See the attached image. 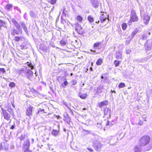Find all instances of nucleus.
I'll list each match as a JSON object with an SVG mask.
<instances>
[{
    "label": "nucleus",
    "instance_id": "obj_1",
    "mask_svg": "<svg viewBox=\"0 0 152 152\" xmlns=\"http://www.w3.org/2000/svg\"><path fill=\"white\" fill-rule=\"evenodd\" d=\"M19 75L26 78L30 81L32 80L33 72L28 67H25L19 70Z\"/></svg>",
    "mask_w": 152,
    "mask_h": 152
},
{
    "label": "nucleus",
    "instance_id": "obj_2",
    "mask_svg": "<svg viewBox=\"0 0 152 152\" xmlns=\"http://www.w3.org/2000/svg\"><path fill=\"white\" fill-rule=\"evenodd\" d=\"M11 20L16 28V29L13 28L11 30V34L14 36L15 34H19V33L22 34L23 31L19 23L14 18H12Z\"/></svg>",
    "mask_w": 152,
    "mask_h": 152
},
{
    "label": "nucleus",
    "instance_id": "obj_3",
    "mask_svg": "<svg viewBox=\"0 0 152 152\" xmlns=\"http://www.w3.org/2000/svg\"><path fill=\"white\" fill-rule=\"evenodd\" d=\"M150 140V137L148 136L142 137L139 139V142L141 146H144L148 144Z\"/></svg>",
    "mask_w": 152,
    "mask_h": 152
},
{
    "label": "nucleus",
    "instance_id": "obj_4",
    "mask_svg": "<svg viewBox=\"0 0 152 152\" xmlns=\"http://www.w3.org/2000/svg\"><path fill=\"white\" fill-rule=\"evenodd\" d=\"M130 19L128 24L129 25H130L132 22H137L138 20V17L137 16L136 12L134 10H132L131 12V14L130 16Z\"/></svg>",
    "mask_w": 152,
    "mask_h": 152
},
{
    "label": "nucleus",
    "instance_id": "obj_5",
    "mask_svg": "<svg viewBox=\"0 0 152 152\" xmlns=\"http://www.w3.org/2000/svg\"><path fill=\"white\" fill-rule=\"evenodd\" d=\"M93 146L96 151H100L103 147V145L100 142L96 140L93 142Z\"/></svg>",
    "mask_w": 152,
    "mask_h": 152
},
{
    "label": "nucleus",
    "instance_id": "obj_6",
    "mask_svg": "<svg viewBox=\"0 0 152 152\" xmlns=\"http://www.w3.org/2000/svg\"><path fill=\"white\" fill-rule=\"evenodd\" d=\"M75 29L79 34L82 35L83 33V30L82 26L78 23H76L74 24Z\"/></svg>",
    "mask_w": 152,
    "mask_h": 152
},
{
    "label": "nucleus",
    "instance_id": "obj_7",
    "mask_svg": "<svg viewBox=\"0 0 152 152\" xmlns=\"http://www.w3.org/2000/svg\"><path fill=\"white\" fill-rule=\"evenodd\" d=\"M1 111L3 115L4 118L7 121H9V123H10L11 121V120L10 119V115L7 112L6 110L4 108H1Z\"/></svg>",
    "mask_w": 152,
    "mask_h": 152
},
{
    "label": "nucleus",
    "instance_id": "obj_8",
    "mask_svg": "<svg viewBox=\"0 0 152 152\" xmlns=\"http://www.w3.org/2000/svg\"><path fill=\"white\" fill-rule=\"evenodd\" d=\"M145 47L146 50H149L152 49V40L148 39L147 40L145 44Z\"/></svg>",
    "mask_w": 152,
    "mask_h": 152
},
{
    "label": "nucleus",
    "instance_id": "obj_9",
    "mask_svg": "<svg viewBox=\"0 0 152 152\" xmlns=\"http://www.w3.org/2000/svg\"><path fill=\"white\" fill-rule=\"evenodd\" d=\"M30 144L29 139H27L24 142L22 148L23 150L28 149L30 148Z\"/></svg>",
    "mask_w": 152,
    "mask_h": 152
},
{
    "label": "nucleus",
    "instance_id": "obj_10",
    "mask_svg": "<svg viewBox=\"0 0 152 152\" xmlns=\"http://www.w3.org/2000/svg\"><path fill=\"white\" fill-rule=\"evenodd\" d=\"M19 23V24L20 26H21V28H22L23 29L26 34L27 35H28V33L27 28L24 22L23 21H21Z\"/></svg>",
    "mask_w": 152,
    "mask_h": 152
},
{
    "label": "nucleus",
    "instance_id": "obj_11",
    "mask_svg": "<svg viewBox=\"0 0 152 152\" xmlns=\"http://www.w3.org/2000/svg\"><path fill=\"white\" fill-rule=\"evenodd\" d=\"M33 108L34 107L33 106H30L26 109V114L28 116L30 117L32 115L33 109Z\"/></svg>",
    "mask_w": 152,
    "mask_h": 152
},
{
    "label": "nucleus",
    "instance_id": "obj_12",
    "mask_svg": "<svg viewBox=\"0 0 152 152\" xmlns=\"http://www.w3.org/2000/svg\"><path fill=\"white\" fill-rule=\"evenodd\" d=\"M103 112L104 115L107 116L108 118H110L111 110L110 109L106 107L104 108Z\"/></svg>",
    "mask_w": 152,
    "mask_h": 152
},
{
    "label": "nucleus",
    "instance_id": "obj_13",
    "mask_svg": "<svg viewBox=\"0 0 152 152\" xmlns=\"http://www.w3.org/2000/svg\"><path fill=\"white\" fill-rule=\"evenodd\" d=\"M150 34V32L148 33L147 32H145L141 36L140 39L142 40H146L147 38V36H149Z\"/></svg>",
    "mask_w": 152,
    "mask_h": 152
},
{
    "label": "nucleus",
    "instance_id": "obj_14",
    "mask_svg": "<svg viewBox=\"0 0 152 152\" xmlns=\"http://www.w3.org/2000/svg\"><path fill=\"white\" fill-rule=\"evenodd\" d=\"M64 116L65 119V121L68 124H70L71 122V119L68 115V113H65Z\"/></svg>",
    "mask_w": 152,
    "mask_h": 152
},
{
    "label": "nucleus",
    "instance_id": "obj_15",
    "mask_svg": "<svg viewBox=\"0 0 152 152\" xmlns=\"http://www.w3.org/2000/svg\"><path fill=\"white\" fill-rule=\"evenodd\" d=\"M107 75V73L103 74L102 75L101 78L102 80H101V82L104 83L105 82V81L107 80L108 77Z\"/></svg>",
    "mask_w": 152,
    "mask_h": 152
},
{
    "label": "nucleus",
    "instance_id": "obj_16",
    "mask_svg": "<svg viewBox=\"0 0 152 152\" xmlns=\"http://www.w3.org/2000/svg\"><path fill=\"white\" fill-rule=\"evenodd\" d=\"M108 104V102L107 101H104L100 102L98 103V105L99 107H102L103 106H106Z\"/></svg>",
    "mask_w": 152,
    "mask_h": 152
},
{
    "label": "nucleus",
    "instance_id": "obj_17",
    "mask_svg": "<svg viewBox=\"0 0 152 152\" xmlns=\"http://www.w3.org/2000/svg\"><path fill=\"white\" fill-rule=\"evenodd\" d=\"M59 131L53 129L51 132V134L54 137H56L59 135Z\"/></svg>",
    "mask_w": 152,
    "mask_h": 152
},
{
    "label": "nucleus",
    "instance_id": "obj_18",
    "mask_svg": "<svg viewBox=\"0 0 152 152\" xmlns=\"http://www.w3.org/2000/svg\"><path fill=\"white\" fill-rule=\"evenodd\" d=\"M82 134L84 135H87L91 133V131L90 130H86L84 129H82Z\"/></svg>",
    "mask_w": 152,
    "mask_h": 152
},
{
    "label": "nucleus",
    "instance_id": "obj_19",
    "mask_svg": "<svg viewBox=\"0 0 152 152\" xmlns=\"http://www.w3.org/2000/svg\"><path fill=\"white\" fill-rule=\"evenodd\" d=\"M141 146L140 145L136 146L134 148V151L135 152H140L142 150Z\"/></svg>",
    "mask_w": 152,
    "mask_h": 152
},
{
    "label": "nucleus",
    "instance_id": "obj_20",
    "mask_svg": "<svg viewBox=\"0 0 152 152\" xmlns=\"http://www.w3.org/2000/svg\"><path fill=\"white\" fill-rule=\"evenodd\" d=\"M99 18L101 22L102 23L106 20L107 19V17L106 16L104 15V14H102L101 15Z\"/></svg>",
    "mask_w": 152,
    "mask_h": 152
},
{
    "label": "nucleus",
    "instance_id": "obj_21",
    "mask_svg": "<svg viewBox=\"0 0 152 152\" xmlns=\"http://www.w3.org/2000/svg\"><path fill=\"white\" fill-rule=\"evenodd\" d=\"M102 44V42H96L94 45V48L95 49H97L99 47L101 46Z\"/></svg>",
    "mask_w": 152,
    "mask_h": 152
},
{
    "label": "nucleus",
    "instance_id": "obj_22",
    "mask_svg": "<svg viewBox=\"0 0 152 152\" xmlns=\"http://www.w3.org/2000/svg\"><path fill=\"white\" fill-rule=\"evenodd\" d=\"M92 5L93 7L95 8L96 9L98 7L99 3L98 1L94 0L92 2Z\"/></svg>",
    "mask_w": 152,
    "mask_h": 152
},
{
    "label": "nucleus",
    "instance_id": "obj_23",
    "mask_svg": "<svg viewBox=\"0 0 152 152\" xmlns=\"http://www.w3.org/2000/svg\"><path fill=\"white\" fill-rule=\"evenodd\" d=\"M122 54L119 52H117L115 54L116 58L118 59H122Z\"/></svg>",
    "mask_w": 152,
    "mask_h": 152
},
{
    "label": "nucleus",
    "instance_id": "obj_24",
    "mask_svg": "<svg viewBox=\"0 0 152 152\" xmlns=\"http://www.w3.org/2000/svg\"><path fill=\"white\" fill-rule=\"evenodd\" d=\"M116 142V139L115 138H113V139L111 140L110 141V144L113 145H115V143Z\"/></svg>",
    "mask_w": 152,
    "mask_h": 152
},
{
    "label": "nucleus",
    "instance_id": "obj_25",
    "mask_svg": "<svg viewBox=\"0 0 152 152\" xmlns=\"http://www.w3.org/2000/svg\"><path fill=\"white\" fill-rule=\"evenodd\" d=\"M6 25V22L3 20H0V29H1L2 27H5Z\"/></svg>",
    "mask_w": 152,
    "mask_h": 152
},
{
    "label": "nucleus",
    "instance_id": "obj_26",
    "mask_svg": "<svg viewBox=\"0 0 152 152\" xmlns=\"http://www.w3.org/2000/svg\"><path fill=\"white\" fill-rule=\"evenodd\" d=\"M40 49L44 52H46L47 50V48L43 44L40 45Z\"/></svg>",
    "mask_w": 152,
    "mask_h": 152
},
{
    "label": "nucleus",
    "instance_id": "obj_27",
    "mask_svg": "<svg viewBox=\"0 0 152 152\" xmlns=\"http://www.w3.org/2000/svg\"><path fill=\"white\" fill-rule=\"evenodd\" d=\"M45 110L44 109H41L39 108L38 110V112L36 113L37 114L40 115V114H43L45 113L44 112Z\"/></svg>",
    "mask_w": 152,
    "mask_h": 152
},
{
    "label": "nucleus",
    "instance_id": "obj_28",
    "mask_svg": "<svg viewBox=\"0 0 152 152\" xmlns=\"http://www.w3.org/2000/svg\"><path fill=\"white\" fill-rule=\"evenodd\" d=\"M79 96L82 99H85L87 96V94L86 93L80 94Z\"/></svg>",
    "mask_w": 152,
    "mask_h": 152
},
{
    "label": "nucleus",
    "instance_id": "obj_29",
    "mask_svg": "<svg viewBox=\"0 0 152 152\" xmlns=\"http://www.w3.org/2000/svg\"><path fill=\"white\" fill-rule=\"evenodd\" d=\"M103 62L101 58H99L96 62V64L97 65H100Z\"/></svg>",
    "mask_w": 152,
    "mask_h": 152
},
{
    "label": "nucleus",
    "instance_id": "obj_30",
    "mask_svg": "<svg viewBox=\"0 0 152 152\" xmlns=\"http://www.w3.org/2000/svg\"><path fill=\"white\" fill-rule=\"evenodd\" d=\"M12 4H7L5 7V9L7 10H9L12 7Z\"/></svg>",
    "mask_w": 152,
    "mask_h": 152
},
{
    "label": "nucleus",
    "instance_id": "obj_31",
    "mask_svg": "<svg viewBox=\"0 0 152 152\" xmlns=\"http://www.w3.org/2000/svg\"><path fill=\"white\" fill-rule=\"evenodd\" d=\"M138 32V30L137 29H136L134 30L132 32V33L131 34V37L132 38H133Z\"/></svg>",
    "mask_w": 152,
    "mask_h": 152
},
{
    "label": "nucleus",
    "instance_id": "obj_32",
    "mask_svg": "<svg viewBox=\"0 0 152 152\" xmlns=\"http://www.w3.org/2000/svg\"><path fill=\"white\" fill-rule=\"evenodd\" d=\"M76 19L77 21L81 23L82 22L83 18L80 15H77L76 17Z\"/></svg>",
    "mask_w": 152,
    "mask_h": 152
},
{
    "label": "nucleus",
    "instance_id": "obj_33",
    "mask_svg": "<svg viewBox=\"0 0 152 152\" xmlns=\"http://www.w3.org/2000/svg\"><path fill=\"white\" fill-rule=\"evenodd\" d=\"M26 135L24 134H22L19 137V138L20 141L23 140L25 138Z\"/></svg>",
    "mask_w": 152,
    "mask_h": 152
},
{
    "label": "nucleus",
    "instance_id": "obj_34",
    "mask_svg": "<svg viewBox=\"0 0 152 152\" xmlns=\"http://www.w3.org/2000/svg\"><path fill=\"white\" fill-rule=\"evenodd\" d=\"M22 37L20 36V37L16 36L15 37L14 40L16 42H18L20 40H22Z\"/></svg>",
    "mask_w": 152,
    "mask_h": 152
},
{
    "label": "nucleus",
    "instance_id": "obj_35",
    "mask_svg": "<svg viewBox=\"0 0 152 152\" xmlns=\"http://www.w3.org/2000/svg\"><path fill=\"white\" fill-rule=\"evenodd\" d=\"M121 62V61L115 60L114 62V64L115 67H117L119 66Z\"/></svg>",
    "mask_w": 152,
    "mask_h": 152
},
{
    "label": "nucleus",
    "instance_id": "obj_36",
    "mask_svg": "<svg viewBox=\"0 0 152 152\" xmlns=\"http://www.w3.org/2000/svg\"><path fill=\"white\" fill-rule=\"evenodd\" d=\"M27 64L29 67H30L31 69H33L34 68V66L31 63L28 62Z\"/></svg>",
    "mask_w": 152,
    "mask_h": 152
},
{
    "label": "nucleus",
    "instance_id": "obj_37",
    "mask_svg": "<svg viewBox=\"0 0 152 152\" xmlns=\"http://www.w3.org/2000/svg\"><path fill=\"white\" fill-rule=\"evenodd\" d=\"M88 19L90 23H92L94 21L93 18L90 15L88 16Z\"/></svg>",
    "mask_w": 152,
    "mask_h": 152
},
{
    "label": "nucleus",
    "instance_id": "obj_38",
    "mask_svg": "<svg viewBox=\"0 0 152 152\" xmlns=\"http://www.w3.org/2000/svg\"><path fill=\"white\" fill-rule=\"evenodd\" d=\"M68 82L66 81V80H65L64 83L62 84L61 86L63 88H65L68 85Z\"/></svg>",
    "mask_w": 152,
    "mask_h": 152
},
{
    "label": "nucleus",
    "instance_id": "obj_39",
    "mask_svg": "<svg viewBox=\"0 0 152 152\" xmlns=\"http://www.w3.org/2000/svg\"><path fill=\"white\" fill-rule=\"evenodd\" d=\"M29 14L30 16L32 17L36 18V15L35 13L31 11L30 12Z\"/></svg>",
    "mask_w": 152,
    "mask_h": 152
},
{
    "label": "nucleus",
    "instance_id": "obj_40",
    "mask_svg": "<svg viewBox=\"0 0 152 152\" xmlns=\"http://www.w3.org/2000/svg\"><path fill=\"white\" fill-rule=\"evenodd\" d=\"M127 27V25L125 23H123L122 25V28L123 30H125Z\"/></svg>",
    "mask_w": 152,
    "mask_h": 152
},
{
    "label": "nucleus",
    "instance_id": "obj_41",
    "mask_svg": "<svg viewBox=\"0 0 152 152\" xmlns=\"http://www.w3.org/2000/svg\"><path fill=\"white\" fill-rule=\"evenodd\" d=\"M60 43L61 45L64 46L66 44V42L64 40H62L60 41Z\"/></svg>",
    "mask_w": 152,
    "mask_h": 152
},
{
    "label": "nucleus",
    "instance_id": "obj_42",
    "mask_svg": "<svg viewBox=\"0 0 152 152\" xmlns=\"http://www.w3.org/2000/svg\"><path fill=\"white\" fill-rule=\"evenodd\" d=\"M71 83L72 84V85H75L77 84V82L76 80H73L71 81Z\"/></svg>",
    "mask_w": 152,
    "mask_h": 152
},
{
    "label": "nucleus",
    "instance_id": "obj_43",
    "mask_svg": "<svg viewBox=\"0 0 152 152\" xmlns=\"http://www.w3.org/2000/svg\"><path fill=\"white\" fill-rule=\"evenodd\" d=\"M8 111L13 116H14L15 115L14 111L12 109H9L8 110Z\"/></svg>",
    "mask_w": 152,
    "mask_h": 152
},
{
    "label": "nucleus",
    "instance_id": "obj_44",
    "mask_svg": "<svg viewBox=\"0 0 152 152\" xmlns=\"http://www.w3.org/2000/svg\"><path fill=\"white\" fill-rule=\"evenodd\" d=\"M9 86L10 87L12 88L15 86V84L13 82H11L9 83Z\"/></svg>",
    "mask_w": 152,
    "mask_h": 152
},
{
    "label": "nucleus",
    "instance_id": "obj_45",
    "mask_svg": "<svg viewBox=\"0 0 152 152\" xmlns=\"http://www.w3.org/2000/svg\"><path fill=\"white\" fill-rule=\"evenodd\" d=\"M145 18H146V21L145 22V24H147L149 21V20H150V18L148 16H147L145 17Z\"/></svg>",
    "mask_w": 152,
    "mask_h": 152
},
{
    "label": "nucleus",
    "instance_id": "obj_46",
    "mask_svg": "<svg viewBox=\"0 0 152 152\" xmlns=\"http://www.w3.org/2000/svg\"><path fill=\"white\" fill-rule=\"evenodd\" d=\"M125 86L124 83H121L119 84L118 86V87L120 88H122L124 87Z\"/></svg>",
    "mask_w": 152,
    "mask_h": 152
},
{
    "label": "nucleus",
    "instance_id": "obj_47",
    "mask_svg": "<svg viewBox=\"0 0 152 152\" xmlns=\"http://www.w3.org/2000/svg\"><path fill=\"white\" fill-rule=\"evenodd\" d=\"M143 60L142 59H136L134 61L137 63H141L142 61Z\"/></svg>",
    "mask_w": 152,
    "mask_h": 152
},
{
    "label": "nucleus",
    "instance_id": "obj_48",
    "mask_svg": "<svg viewBox=\"0 0 152 152\" xmlns=\"http://www.w3.org/2000/svg\"><path fill=\"white\" fill-rule=\"evenodd\" d=\"M0 72L2 73H4L6 72V71L4 68H0Z\"/></svg>",
    "mask_w": 152,
    "mask_h": 152
},
{
    "label": "nucleus",
    "instance_id": "obj_49",
    "mask_svg": "<svg viewBox=\"0 0 152 152\" xmlns=\"http://www.w3.org/2000/svg\"><path fill=\"white\" fill-rule=\"evenodd\" d=\"M56 0H50V3L52 4H54L56 2Z\"/></svg>",
    "mask_w": 152,
    "mask_h": 152
},
{
    "label": "nucleus",
    "instance_id": "obj_50",
    "mask_svg": "<svg viewBox=\"0 0 152 152\" xmlns=\"http://www.w3.org/2000/svg\"><path fill=\"white\" fill-rule=\"evenodd\" d=\"M15 125L14 123L13 124L11 125V127L10 128V129H11L13 130L15 129Z\"/></svg>",
    "mask_w": 152,
    "mask_h": 152
},
{
    "label": "nucleus",
    "instance_id": "obj_51",
    "mask_svg": "<svg viewBox=\"0 0 152 152\" xmlns=\"http://www.w3.org/2000/svg\"><path fill=\"white\" fill-rule=\"evenodd\" d=\"M24 152H32V151L30 150L29 149L23 150Z\"/></svg>",
    "mask_w": 152,
    "mask_h": 152
},
{
    "label": "nucleus",
    "instance_id": "obj_52",
    "mask_svg": "<svg viewBox=\"0 0 152 152\" xmlns=\"http://www.w3.org/2000/svg\"><path fill=\"white\" fill-rule=\"evenodd\" d=\"M61 11L62 12V14L64 15V16L65 17L66 15V13L65 12V9H64L63 11H62V10Z\"/></svg>",
    "mask_w": 152,
    "mask_h": 152
},
{
    "label": "nucleus",
    "instance_id": "obj_53",
    "mask_svg": "<svg viewBox=\"0 0 152 152\" xmlns=\"http://www.w3.org/2000/svg\"><path fill=\"white\" fill-rule=\"evenodd\" d=\"M31 91L32 92L34 93H37V91L34 89H32L31 90Z\"/></svg>",
    "mask_w": 152,
    "mask_h": 152
},
{
    "label": "nucleus",
    "instance_id": "obj_54",
    "mask_svg": "<svg viewBox=\"0 0 152 152\" xmlns=\"http://www.w3.org/2000/svg\"><path fill=\"white\" fill-rule=\"evenodd\" d=\"M131 51V50L129 49H128L126 50V53L128 54L130 53Z\"/></svg>",
    "mask_w": 152,
    "mask_h": 152
},
{
    "label": "nucleus",
    "instance_id": "obj_55",
    "mask_svg": "<svg viewBox=\"0 0 152 152\" xmlns=\"http://www.w3.org/2000/svg\"><path fill=\"white\" fill-rule=\"evenodd\" d=\"M97 126L99 128H101L102 127V126L101 124L100 123L99 124L98 123L97 124Z\"/></svg>",
    "mask_w": 152,
    "mask_h": 152
},
{
    "label": "nucleus",
    "instance_id": "obj_56",
    "mask_svg": "<svg viewBox=\"0 0 152 152\" xmlns=\"http://www.w3.org/2000/svg\"><path fill=\"white\" fill-rule=\"evenodd\" d=\"M130 42V41L129 40H126L125 44L126 45H127L129 44Z\"/></svg>",
    "mask_w": 152,
    "mask_h": 152
},
{
    "label": "nucleus",
    "instance_id": "obj_57",
    "mask_svg": "<svg viewBox=\"0 0 152 152\" xmlns=\"http://www.w3.org/2000/svg\"><path fill=\"white\" fill-rule=\"evenodd\" d=\"M87 149L91 152H92L93 151V150L92 149L90 148H87Z\"/></svg>",
    "mask_w": 152,
    "mask_h": 152
},
{
    "label": "nucleus",
    "instance_id": "obj_58",
    "mask_svg": "<svg viewBox=\"0 0 152 152\" xmlns=\"http://www.w3.org/2000/svg\"><path fill=\"white\" fill-rule=\"evenodd\" d=\"M14 148H15V146H14V145H11L10 148L11 149L13 150Z\"/></svg>",
    "mask_w": 152,
    "mask_h": 152
},
{
    "label": "nucleus",
    "instance_id": "obj_59",
    "mask_svg": "<svg viewBox=\"0 0 152 152\" xmlns=\"http://www.w3.org/2000/svg\"><path fill=\"white\" fill-rule=\"evenodd\" d=\"M143 124V122L142 121H140V122L138 123V124L140 125H142Z\"/></svg>",
    "mask_w": 152,
    "mask_h": 152
},
{
    "label": "nucleus",
    "instance_id": "obj_60",
    "mask_svg": "<svg viewBox=\"0 0 152 152\" xmlns=\"http://www.w3.org/2000/svg\"><path fill=\"white\" fill-rule=\"evenodd\" d=\"M16 10L19 11L20 13L21 12L20 9L18 7L16 8Z\"/></svg>",
    "mask_w": 152,
    "mask_h": 152
},
{
    "label": "nucleus",
    "instance_id": "obj_61",
    "mask_svg": "<svg viewBox=\"0 0 152 152\" xmlns=\"http://www.w3.org/2000/svg\"><path fill=\"white\" fill-rule=\"evenodd\" d=\"M69 23L72 26L75 27L74 24V25L73 24H72L70 22H69Z\"/></svg>",
    "mask_w": 152,
    "mask_h": 152
},
{
    "label": "nucleus",
    "instance_id": "obj_62",
    "mask_svg": "<svg viewBox=\"0 0 152 152\" xmlns=\"http://www.w3.org/2000/svg\"><path fill=\"white\" fill-rule=\"evenodd\" d=\"M2 144H0V151L2 149Z\"/></svg>",
    "mask_w": 152,
    "mask_h": 152
},
{
    "label": "nucleus",
    "instance_id": "obj_63",
    "mask_svg": "<svg viewBox=\"0 0 152 152\" xmlns=\"http://www.w3.org/2000/svg\"><path fill=\"white\" fill-rule=\"evenodd\" d=\"M31 141H32V143H33L34 141V139L33 138H32L31 139Z\"/></svg>",
    "mask_w": 152,
    "mask_h": 152
},
{
    "label": "nucleus",
    "instance_id": "obj_64",
    "mask_svg": "<svg viewBox=\"0 0 152 152\" xmlns=\"http://www.w3.org/2000/svg\"><path fill=\"white\" fill-rule=\"evenodd\" d=\"M152 56V54L151 55V56H149L148 57V58H150Z\"/></svg>",
    "mask_w": 152,
    "mask_h": 152
}]
</instances>
